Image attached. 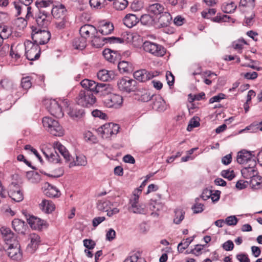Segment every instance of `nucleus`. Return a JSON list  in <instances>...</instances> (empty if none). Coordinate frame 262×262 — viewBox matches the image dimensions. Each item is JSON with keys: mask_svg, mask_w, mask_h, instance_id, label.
<instances>
[{"mask_svg": "<svg viewBox=\"0 0 262 262\" xmlns=\"http://www.w3.org/2000/svg\"><path fill=\"white\" fill-rule=\"evenodd\" d=\"M42 122L44 128L52 135L59 137L63 135L62 127L57 120L49 117H45L42 118Z\"/></svg>", "mask_w": 262, "mask_h": 262, "instance_id": "obj_1", "label": "nucleus"}, {"mask_svg": "<svg viewBox=\"0 0 262 262\" xmlns=\"http://www.w3.org/2000/svg\"><path fill=\"white\" fill-rule=\"evenodd\" d=\"M26 58L31 61L38 59L40 57V48L38 44L26 40L24 42Z\"/></svg>", "mask_w": 262, "mask_h": 262, "instance_id": "obj_2", "label": "nucleus"}, {"mask_svg": "<svg viewBox=\"0 0 262 262\" xmlns=\"http://www.w3.org/2000/svg\"><path fill=\"white\" fill-rule=\"evenodd\" d=\"M96 101L95 96L89 90H81L77 97L78 104L84 107L92 106Z\"/></svg>", "mask_w": 262, "mask_h": 262, "instance_id": "obj_3", "label": "nucleus"}, {"mask_svg": "<svg viewBox=\"0 0 262 262\" xmlns=\"http://www.w3.org/2000/svg\"><path fill=\"white\" fill-rule=\"evenodd\" d=\"M118 89L123 92L129 93L137 90V82L128 77H123L117 81Z\"/></svg>", "mask_w": 262, "mask_h": 262, "instance_id": "obj_4", "label": "nucleus"}, {"mask_svg": "<svg viewBox=\"0 0 262 262\" xmlns=\"http://www.w3.org/2000/svg\"><path fill=\"white\" fill-rule=\"evenodd\" d=\"M91 38L92 45L96 48H100L105 43H122L124 42L123 39L120 37H108L101 38L99 36H97L96 34L94 35Z\"/></svg>", "mask_w": 262, "mask_h": 262, "instance_id": "obj_5", "label": "nucleus"}, {"mask_svg": "<svg viewBox=\"0 0 262 262\" xmlns=\"http://www.w3.org/2000/svg\"><path fill=\"white\" fill-rule=\"evenodd\" d=\"M119 128L118 124L109 123L99 127L97 132L103 138L106 139L110 138L112 135H116L118 133Z\"/></svg>", "mask_w": 262, "mask_h": 262, "instance_id": "obj_6", "label": "nucleus"}, {"mask_svg": "<svg viewBox=\"0 0 262 262\" xmlns=\"http://www.w3.org/2000/svg\"><path fill=\"white\" fill-rule=\"evenodd\" d=\"M45 105L52 116L58 118H62L63 116V112L61 106L56 100H46Z\"/></svg>", "mask_w": 262, "mask_h": 262, "instance_id": "obj_7", "label": "nucleus"}, {"mask_svg": "<svg viewBox=\"0 0 262 262\" xmlns=\"http://www.w3.org/2000/svg\"><path fill=\"white\" fill-rule=\"evenodd\" d=\"M139 194L135 192L133 196L129 200L128 210L134 213L144 214L145 206L143 204L139 203Z\"/></svg>", "mask_w": 262, "mask_h": 262, "instance_id": "obj_8", "label": "nucleus"}, {"mask_svg": "<svg viewBox=\"0 0 262 262\" xmlns=\"http://www.w3.org/2000/svg\"><path fill=\"white\" fill-rule=\"evenodd\" d=\"M144 50L157 56H162L165 51L161 46L149 41H146L143 45Z\"/></svg>", "mask_w": 262, "mask_h": 262, "instance_id": "obj_9", "label": "nucleus"}, {"mask_svg": "<svg viewBox=\"0 0 262 262\" xmlns=\"http://www.w3.org/2000/svg\"><path fill=\"white\" fill-rule=\"evenodd\" d=\"M8 194L10 198L16 202H20L24 199L21 189L19 185L15 182H12L9 185Z\"/></svg>", "mask_w": 262, "mask_h": 262, "instance_id": "obj_10", "label": "nucleus"}, {"mask_svg": "<svg viewBox=\"0 0 262 262\" xmlns=\"http://www.w3.org/2000/svg\"><path fill=\"white\" fill-rule=\"evenodd\" d=\"M32 38L34 42L37 44L44 45L49 41L51 38V33L48 30H40L32 34Z\"/></svg>", "mask_w": 262, "mask_h": 262, "instance_id": "obj_11", "label": "nucleus"}, {"mask_svg": "<svg viewBox=\"0 0 262 262\" xmlns=\"http://www.w3.org/2000/svg\"><path fill=\"white\" fill-rule=\"evenodd\" d=\"M104 103L107 107H119L122 102L123 98L121 96L115 94H111L106 97L104 100Z\"/></svg>", "mask_w": 262, "mask_h": 262, "instance_id": "obj_12", "label": "nucleus"}, {"mask_svg": "<svg viewBox=\"0 0 262 262\" xmlns=\"http://www.w3.org/2000/svg\"><path fill=\"white\" fill-rule=\"evenodd\" d=\"M172 20V17L168 12H164L160 15L158 18H156L154 27L157 29L167 28L169 27Z\"/></svg>", "mask_w": 262, "mask_h": 262, "instance_id": "obj_13", "label": "nucleus"}, {"mask_svg": "<svg viewBox=\"0 0 262 262\" xmlns=\"http://www.w3.org/2000/svg\"><path fill=\"white\" fill-rule=\"evenodd\" d=\"M51 18L49 12L39 10V13L36 16V22L39 27L46 29L49 25Z\"/></svg>", "mask_w": 262, "mask_h": 262, "instance_id": "obj_14", "label": "nucleus"}, {"mask_svg": "<svg viewBox=\"0 0 262 262\" xmlns=\"http://www.w3.org/2000/svg\"><path fill=\"white\" fill-rule=\"evenodd\" d=\"M158 75V72H148L145 70H138L134 72V77L137 80L145 82Z\"/></svg>", "mask_w": 262, "mask_h": 262, "instance_id": "obj_15", "label": "nucleus"}, {"mask_svg": "<svg viewBox=\"0 0 262 262\" xmlns=\"http://www.w3.org/2000/svg\"><path fill=\"white\" fill-rule=\"evenodd\" d=\"M255 161L252 160V163L249 165V166L242 169L241 172L243 177L247 179H252V178L259 176L258 172L255 168Z\"/></svg>", "mask_w": 262, "mask_h": 262, "instance_id": "obj_16", "label": "nucleus"}, {"mask_svg": "<svg viewBox=\"0 0 262 262\" xmlns=\"http://www.w3.org/2000/svg\"><path fill=\"white\" fill-rule=\"evenodd\" d=\"M79 32L81 36L86 39L88 37L92 38L95 34H97L98 31L93 25H84L80 28Z\"/></svg>", "mask_w": 262, "mask_h": 262, "instance_id": "obj_17", "label": "nucleus"}, {"mask_svg": "<svg viewBox=\"0 0 262 262\" xmlns=\"http://www.w3.org/2000/svg\"><path fill=\"white\" fill-rule=\"evenodd\" d=\"M253 159L252 153L246 150H242L239 151L237 155L236 161L240 164H244L248 162L252 163Z\"/></svg>", "mask_w": 262, "mask_h": 262, "instance_id": "obj_18", "label": "nucleus"}, {"mask_svg": "<svg viewBox=\"0 0 262 262\" xmlns=\"http://www.w3.org/2000/svg\"><path fill=\"white\" fill-rule=\"evenodd\" d=\"M114 29V27L112 23L103 21L100 23L97 31L103 35H107L111 34Z\"/></svg>", "mask_w": 262, "mask_h": 262, "instance_id": "obj_19", "label": "nucleus"}, {"mask_svg": "<svg viewBox=\"0 0 262 262\" xmlns=\"http://www.w3.org/2000/svg\"><path fill=\"white\" fill-rule=\"evenodd\" d=\"M116 77L115 73L112 70H107L103 69L100 70L97 73L98 78L103 81H108L115 79Z\"/></svg>", "mask_w": 262, "mask_h": 262, "instance_id": "obj_20", "label": "nucleus"}, {"mask_svg": "<svg viewBox=\"0 0 262 262\" xmlns=\"http://www.w3.org/2000/svg\"><path fill=\"white\" fill-rule=\"evenodd\" d=\"M7 252L9 257L12 259L18 260L21 257V253L20 251L19 246H17V243L15 247L13 244H10Z\"/></svg>", "mask_w": 262, "mask_h": 262, "instance_id": "obj_21", "label": "nucleus"}, {"mask_svg": "<svg viewBox=\"0 0 262 262\" xmlns=\"http://www.w3.org/2000/svg\"><path fill=\"white\" fill-rule=\"evenodd\" d=\"M113 87L108 84L104 83H98L96 94H99L100 95H108L111 94L113 91Z\"/></svg>", "mask_w": 262, "mask_h": 262, "instance_id": "obj_22", "label": "nucleus"}, {"mask_svg": "<svg viewBox=\"0 0 262 262\" xmlns=\"http://www.w3.org/2000/svg\"><path fill=\"white\" fill-rule=\"evenodd\" d=\"M154 108L159 112H163L167 109L165 101L160 95H156L154 98Z\"/></svg>", "mask_w": 262, "mask_h": 262, "instance_id": "obj_23", "label": "nucleus"}, {"mask_svg": "<svg viewBox=\"0 0 262 262\" xmlns=\"http://www.w3.org/2000/svg\"><path fill=\"white\" fill-rule=\"evenodd\" d=\"M39 207L45 212L50 213L55 210V205L50 200H43L39 204Z\"/></svg>", "mask_w": 262, "mask_h": 262, "instance_id": "obj_24", "label": "nucleus"}, {"mask_svg": "<svg viewBox=\"0 0 262 262\" xmlns=\"http://www.w3.org/2000/svg\"><path fill=\"white\" fill-rule=\"evenodd\" d=\"M80 84L85 89L84 90H89L91 92L95 93L98 83L92 80L84 79L81 81Z\"/></svg>", "mask_w": 262, "mask_h": 262, "instance_id": "obj_25", "label": "nucleus"}, {"mask_svg": "<svg viewBox=\"0 0 262 262\" xmlns=\"http://www.w3.org/2000/svg\"><path fill=\"white\" fill-rule=\"evenodd\" d=\"M66 9L64 6L60 5L58 6L53 7L51 9V12L54 17L56 18H64Z\"/></svg>", "mask_w": 262, "mask_h": 262, "instance_id": "obj_26", "label": "nucleus"}, {"mask_svg": "<svg viewBox=\"0 0 262 262\" xmlns=\"http://www.w3.org/2000/svg\"><path fill=\"white\" fill-rule=\"evenodd\" d=\"M27 222L32 229L36 230L40 229L44 223V221L34 216H31L27 219Z\"/></svg>", "mask_w": 262, "mask_h": 262, "instance_id": "obj_27", "label": "nucleus"}, {"mask_svg": "<svg viewBox=\"0 0 262 262\" xmlns=\"http://www.w3.org/2000/svg\"><path fill=\"white\" fill-rule=\"evenodd\" d=\"M139 21V18L133 14H127L123 19L124 24L128 28L135 26Z\"/></svg>", "mask_w": 262, "mask_h": 262, "instance_id": "obj_28", "label": "nucleus"}, {"mask_svg": "<svg viewBox=\"0 0 262 262\" xmlns=\"http://www.w3.org/2000/svg\"><path fill=\"white\" fill-rule=\"evenodd\" d=\"M54 149H57L59 152L63 156L66 161H69L71 159V156L68 150L66 148L59 142H56L54 144Z\"/></svg>", "mask_w": 262, "mask_h": 262, "instance_id": "obj_29", "label": "nucleus"}, {"mask_svg": "<svg viewBox=\"0 0 262 262\" xmlns=\"http://www.w3.org/2000/svg\"><path fill=\"white\" fill-rule=\"evenodd\" d=\"M43 154L50 162L54 163L60 162V156L55 149L53 152H50L48 150L46 151H43Z\"/></svg>", "mask_w": 262, "mask_h": 262, "instance_id": "obj_30", "label": "nucleus"}, {"mask_svg": "<svg viewBox=\"0 0 262 262\" xmlns=\"http://www.w3.org/2000/svg\"><path fill=\"white\" fill-rule=\"evenodd\" d=\"M68 114L71 118L75 119L82 117L84 111L82 109H78L76 106H72L69 107Z\"/></svg>", "mask_w": 262, "mask_h": 262, "instance_id": "obj_31", "label": "nucleus"}, {"mask_svg": "<svg viewBox=\"0 0 262 262\" xmlns=\"http://www.w3.org/2000/svg\"><path fill=\"white\" fill-rule=\"evenodd\" d=\"M164 7L159 3H155L152 5H150L148 7L149 12L156 15H161L164 13Z\"/></svg>", "mask_w": 262, "mask_h": 262, "instance_id": "obj_32", "label": "nucleus"}, {"mask_svg": "<svg viewBox=\"0 0 262 262\" xmlns=\"http://www.w3.org/2000/svg\"><path fill=\"white\" fill-rule=\"evenodd\" d=\"M45 194L50 198H57L60 195V191L55 186L48 184V187L45 190Z\"/></svg>", "mask_w": 262, "mask_h": 262, "instance_id": "obj_33", "label": "nucleus"}, {"mask_svg": "<svg viewBox=\"0 0 262 262\" xmlns=\"http://www.w3.org/2000/svg\"><path fill=\"white\" fill-rule=\"evenodd\" d=\"M30 244L28 247L32 249V252H34L38 247L40 242V237L35 233H32L30 235Z\"/></svg>", "mask_w": 262, "mask_h": 262, "instance_id": "obj_34", "label": "nucleus"}, {"mask_svg": "<svg viewBox=\"0 0 262 262\" xmlns=\"http://www.w3.org/2000/svg\"><path fill=\"white\" fill-rule=\"evenodd\" d=\"M35 5L39 10H41V9L42 8H46L49 10L48 12H51L53 7L52 2L49 0L37 1L35 2Z\"/></svg>", "mask_w": 262, "mask_h": 262, "instance_id": "obj_35", "label": "nucleus"}, {"mask_svg": "<svg viewBox=\"0 0 262 262\" xmlns=\"http://www.w3.org/2000/svg\"><path fill=\"white\" fill-rule=\"evenodd\" d=\"M73 46L76 49L82 50L86 46V39L82 36L76 38L73 41Z\"/></svg>", "mask_w": 262, "mask_h": 262, "instance_id": "obj_36", "label": "nucleus"}, {"mask_svg": "<svg viewBox=\"0 0 262 262\" xmlns=\"http://www.w3.org/2000/svg\"><path fill=\"white\" fill-rule=\"evenodd\" d=\"M86 164L87 160L86 157L82 155H80L76 156V160L71 162L69 166L71 167L75 166H85Z\"/></svg>", "mask_w": 262, "mask_h": 262, "instance_id": "obj_37", "label": "nucleus"}, {"mask_svg": "<svg viewBox=\"0 0 262 262\" xmlns=\"http://www.w3.org/2000/svg\"><path fill=\"white\" fill-rule=\"evenodd\" d=\"M118 67L121 73H130L133 71L132 64L125 61L119 62Z\"/></svg>", "mask_w": 262, "mask_h": 262, "instance_id": "obj_38", "label": "nucleus"}, {"mask_svg": "<svg viewBox=\"0 0 262 262\" xmlns=\"http://www.w3.org/2000/svg\"><path fill=\"white\" fill-rule=\"evenodd\" d=\"M250 186L253 190H258L262 188V177L258 176L250 180Z\"/></svg>", "mask_w": 262, "mask_h": 262, "instance_id": "obj_39", "label": "nucleus"}, {"mask_svg": "<svg viewBox=\"0 0 262 262\" xmlns=\"http://www.w3.org/2000/svg\"><path fill=\"white\" fill-rule=\"evenodd\" d=\"M142 24L147 26H153L154 27V23L156 18H154L149 14L142 15L139 19Z\"/></svg>", "mask_w": 262, "mask_h": 262, "instance_id": "obj_40", "label": "nucleus"}, {"mask_svg": "<svg viewBox=\"0 0 262 262\" xmlns=\"http://www.w3.org/2000/svg\"><path fill=\"white\" fill-rule=\"evenodd\" d=\"M112 205V203L110 201L102 200L98 201L97 207L99 210L105 211H108L111 208Z\"/></svg>", "mask_w": 262, "mask_h": 262, "instance_id": "obj_41", "label": "nucleus"}, {"mask_svg": "<svg viewBox=\"0 0 262 262\" xmlns=\"http://www.w3.org/2000/svg\"><path fill=\"white\" fill-rule=\"evenodd\" d=\"M193 239V237H188L185 239H183L178 245V250L182 253L183 251L188 248Z\"/></svg>", "mask_w": 262, "mask_h": 262, "instance_id": "obj_42", "label": "nucleus"}, {"mask_svg": "<svg viewBox=\"0 0 262 262\" xmlns=\"http://www.w3.org/2000/svg\"><path fill=\"white\" fill-rule=\"evenodd\" d=\"M14 5L15 8L17 10V15H20L21 14V11L23 9H26L27 11V13L26 14V17L28 18L30 16H32V13H31V7L27 6L26 8L24 7V5H20L19 3L17 2H14Z\"/></svg>", "mask_w": 262, "mask_h": 262, "instance_id": "obj_43", "label": "nucleus"}, {"mask_svg": "<svg viewBox=\"0 0 262 262\" xmlns=\"http://www.w3.org/2000/svg\"><path fill=\"white\" fill-rule=\"evenodd\" d=\"M13 229L17 232H22L25 226V222L19 219H15L12 222Z\"/></svg>", "mask_w": 262, "mask_h": 262, "instance_id": "obj_44", "label": "nucleus"}, {"mask_svg": "<svg viewBox=\"0 0 262 262\" xmlns=\"http://www.w3.org/2000/svg\"><path fill=\"white\" fill-rule=\"evenodd\" d=\"M128 2L126 0H114L113 7L117 10H123L127 6Z\"/></svg>", "mask_w": 262, "mask_h": 262, "instance_id": "obj_45", "label": "nucleus"}, {"mask_svg": "<svg viewBox=\"0 0 262 262\" xmlns=\"http://www.w3.org/2000/svg\"><path fill=\"white\" fill-rule=\"evenodd\" d=\"M175 216L173 222L176 224H179L184 218V212L180 209H177L174 211Z\"/></svg>", "mask_w": 262, "mask_h": 262, "instance_id": "obj_46", "label": "nucleus"}, {"mask_svg": "<svg viewBox=\"0 0 262 262\" xmlns=\"http://www.w3.org/2000/svg\"><path fill=\"white\" fill-rule=\"evenodd\" d=\"M84 138L86 142L91 143H95L97 142V138L90 131H87L84 134Z\"/></svg>", "mask_w": 262, "mask_h": 262, "instance_id": "obj_47", "label": "nucleus"}, {"mask_svg": "<svg viewBox=\"0 0 262 262\" xmlns=\"http://www.w3.org/2000/svg\"><path fill=\"white\" fill-rule=\"evenodd\" d=\"M31 78L29 76L22 78L21 80V86L24 90H27L32 86Z\"/></svg>", "mask_w": 262, "mask_h": 262, "instance_id": "obj_48", "label": "nucleus"}, {"mask_svg": "<svg viewBox=\"0 0 262 262\" xmlns=\"http://www.w3.org/2000/svg\"><path fill=\"white\" fill-rule=\"evenodd\" d=\"M27 177L32 183L37 182L40 180L39 175L37 172L34 171L28 172L27 173Z\"/></svg>", "mask_w": 262, "mask_h": 262, "instance_id": "obj_49", "label": "nucleus"}, {"mask_svg": "<svg viewBox=\"0 0 262 262\" xmlns=\"http://www.w3.org/2000/svg\"><path fill=\"white\" fill-rule=\"evenodd\" d=\"M200 125L199 118L198 117H193L189 121L187 129L191 131L193 128Z\"/></svg>", "mask_w": 262, "mask_h": 262, "instance_id": "obj_50", "label": "nucleus"}, {"mask_svg": "<svg viewBox=\"0 0 262 262\" xmlns=\"http://www.w3.org/2000/svg\"><path fill=\"white\" fill-rule=\"evenodd\" d=\"M236 8L235 4L232 2L229 4H227L224 6L222 8L223 11L226 13H230L233 12Z\"/></svg>", "mask_w": 262, "mask_h": 262, "instance_id": "obj_51", "label": "nucleus"}, {"mask_svg": "<svg viewBox=\"0 0 262 262\" xmlns=\"http://www.w3.org/2000/svg\"><path fill=\"white\" fill-rule=\"evenodd\" d=\"M113 53L115 54V52L109 49H105L103 52V55L105 58L110 62H114L115 60Z\"/></svg>", "mask_w": 262, "mask_h": 262, "instance_id": "obj_52", "label": "nucleus"}, {"mask_svg": "<svg viewBox=\"0 0 262 262\" xmlns=\"http://www.w3.org/2000/svg\"><path fill=\"white\" fill-rule=\"evenodd\" d=\"M163 205L157 201H151L149 204V208L153 211H159L163 208Z\"/></svg>", "mask_w": 262, "mask_h": 262, "instance_id": "obj_53", "label": "nucleus"}, {"mask_svg": "<svg viewBox=\"0 0 262 262\" xmlns=\"http://www.w3.org/2000/svg\"><path fill=\"white\" fill-rule=\"evenodd\" d=\"M238 219L235 215L229 216L226 218L225 223L228 226H235L238 222Z\"/></svg>", "mask_w": 262, "mask_h": 262, "instance_id": "obj_54", "label": "nucleus"}, {"mask_svg": "<svg viewBox=\"0 0 262 262\" xmlns=\"http://www.w3.org/2000/svg\"><path fill=\"white\" fill-rule=\"evenodd\" d=\"M199 198H196V203L192 207V209L195 213H201L204 210V205L201 203H198V201H199Z\"/></svg>", "mask_w": 262, "mask_h": 262, "instance_id": "obj_55", "label": "nucleus"}, {"mask_svg": "<svg viewBox=\"0 0 262 262\" xmlns=\"http://www.w3.org/2000/svg\"><path fill=\"white\" fill-rule=\"evenodd\" d=\"M221 176L229 180H232L235 177L233 170H224L221 172Z\"/></svg>", "mask_w": 262, "mask_h": 262, "instance_id": "obj_56", "label": "nucleus"}, {"mask_svg": "<svg viewBox=\"0 0 262 262\" xmlns=\"http://www.w3.org/2000/svg\"><path fill=\"white\" fill-rule=\"evenodd\" d=\"M90 4L91 7L94 8H101L104 7V0H90Z\"/></svg>", "mask_w": 262, "mask_h": 262, "instance_id": "obj_57", "label": "nucleus"}, {"mask_svg": "<svg viewBox=\"0 0 262 262\" xmlns=\"http://www.w3.org/2000/svg\"><path fill=\"white\" fill-rule=\"evenodd\" d=\"M83 245L88 249H93L95 247L96 243L92 239H85L83 240Z\"/></svg>", "mask_w": 262, "mask_h": 262, "instance_id": "obj_58", "label": "nucleus"}, {"mask_svg": "<svg viewBox=\"0 0 262 262\" xmlns=\"http://www.w3.org/2000/svg\"><path fill=\"white\" fill-rule=\"evenodd\" d=\"M216 10L214 9H209L207 11H203L202 16L205 18H209L211 16L214 15Z\"/></svg>", "mask_w": 262, "mask_h": 262, "instance_id": "obj_59", "label": "nucleus"}, {"mask_svg": "<svg viewBox=\"0 0 262 262\" xmlns=\"http://www.w3.org/2000/svg\"><path fill=\"white\" fill-rule=\"evenodd\" d=\"M154 94L151 95L149 92H146L142 94L140 97V100L143 102H148L152 98H155Z\"/></svg>", "mask_w": 262, "mask_h": 262, "instance_id": "obj_60", "label": "nucleus"}, {"mask_svg": "<svg viewBox=\"0 0 262 262\" xmlns=\"http://www.w3.org/2000/svg\"><path fill=\"white\" fill-rule=\"evenodd\" d=\"M222 247L226 251H231L234 248V244L232 241L228 240L223 244Z\"/></svg>", "mask_w": 262, "mask_h": 262, "instance_id": "obj_61", "label": "nucleus"}, {"mask_svg": "<svg viewBox=\"0 0 262 262\" xmlns=\"http://www.w3.org/2000/svg\"><path fill=\"white\" fill-rule=\"evenodd\" d=\"M255 16V14L254 13H252L249 17H245V19L244 20V24L247 26L250 27L253 25L254 23V17Z\"/></svg>", "mask_w": 262, "mask_h": 262, "instance_id": "obj_62", "label": "nucleus"}, {"mask_svg": "<svg viewBox=\"0 0 262 262\" xmlns=\"http://www.w3.org/2000/svg\"><path fill=\"white\" fill-rule=\"evenodd\" d=\"M92 115L95 117H98L102 119L106 118V115L98 110H94L92 112Z\"/></svg>", "mask_w": 262, "mask_h": 262, "instance_id": "obj_63", "label": "nucleus"}, {"mask_svg": "<svg viewBox=\"0 0 262 262\" xmlns=\"http://www.w3.org/2000/svg\"><path fill=\"white\" fill-rule=\"evenodd\" d=\"M236 258L239 262H250V259L247 254H238L236 255Z\"/></svg>", "mask_w": 262, "mask_h": 262, "instance_id": "obj_64", "label": "nucleus"}]
</instances>
